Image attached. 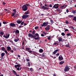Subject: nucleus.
I'll use <instances>...</instances> for the list:
<instances>
[{"label": "nucleus", "mask_w": 76, "mask_h": 76, "mask_svg": "<svg viewBox=\"0 0 76 76\" xmlns=\"http://www.w3.org/2000/svg\"><path fill=\"white\" fill-rule=\"evenodd\" d=\"M33 39H34L36 40L37 39H39V34L38 33H36L35 34L33 35Z\"/></svg>", "instance_id": "nucleus-2"}, {"label": "nucleus", "mask_w": 76, "mask_h": 76, "mask_svg": "<svg viewBox=\"0 0 76 76\" xmlns=\"http://www.w3.org/2000/svg\"><path fill=\"white\" fill-rule=\"evenodd\" d=\"M68 17H69V18H73V17H74V15H69Z\"/></svg>", "instance_id": "nucleus-26"}, {"label": "nucleus", "mask_w": 76, "mask_h": 76, "mask_svg": "<svg viewBox=\"0 0 76 76\" xmlns=\"http://www.w3.org/2000/svg\"><path fill=\"white\" fill-rule=\"evenodd\" d=\"M61 35L62 36H64V35H65V33H61Z\"/></svg>", "instance_id": "nucleus-37"}, {"label": "nucleus", "mask_w": 76, "mask_h": 76, "mask_svg": "<svg viewBox=\"0 0 76 76\" xmlns=\"http://www.w3.org/2000/svg\"><path fill=\"white\" fill-rule=\"evenodd\" d=\"M26 60L27 61H29V60L28 58H27L26 59Z\"/></svg>", "instance_id": "nucleus-59"}, {"label": "nucleus", "mask_w": 76, "mask_h": 76, "mask_svg": "<svg viewBox=\"0 0 76 76\" xmlns=\"http://www.w3.org/2000/svg\"><path fill=\"white\" fill-rule=\"evenodd\" d=\"M58 51V50L57 49V50H56L55 51L56 53V52H57V51Z\"/></svg>", "instance_id": "nucleus-61"}, {"label": "nucleus", "mask_w": 76, "mask_h": 76, "mask_svg": "<svg viewBox=\"0 0 76 76\" xmlns=\"http://www.w3.org/2000/svg\"><path fill=\"white\" fill-rule=\"evenodd\" d=\"M16 68V69L17 70H19V67L18 68V67H15Z\"/></svg>", "instance_id": "nucleus-50"}, {"label": "nucleus", "mask_w": 76, "mask_h": 76, "mask_svg": "<svg viewBox=\"0 0 76 76\" xmlns=\"http://www.w3.org/2000/svg\"><path fill=\"white\" fill-rule=\"evenodd\" d=\"M65 23L66 24H69V22H68V21L67 20L65 21Z\"/></svg>", "instance_id": "nucleus-46"}, {"label": "nucleus", "mask_w": 76, "mask_h": 76, "mask_svg": "<svg viewBox=\"0 0 76 76\" xmlns=\"http://www.w3.org/2000/svg\"><path fill=\"white\" fill-rule=\"evenodd\" d=\"M72 34L70 33H67L66 34V36H71Z\"/></svg>", "instance_id": "nucleus-32"}, {"label": "nucleus", "mask_w": 76, "mask_h": 76, "mask_svg": "<svg viewBox=\"0 0 76 76\" xmlns=\"http://www.w3.org/2000/svg\"><path fill=\"white\" fill-rule=\"evenodd\" d=\"M22 10L23 11H26L28 10V7L24 4L22 7Z\"/></svg>", "instance_id": "nucleus-3"}, {"label": "nucleus", "mask_w": 76, "mask_h": 76, "mask_svg": "<svg viewBox=\"0 0 76 76\" xmlns=\"http://www.w3.org/2000/svg\"><path fill=\"white\" fill-rule=\"evenodd\" d=\"M57 43H54L53 44V45H57Z\"/></svg>", "instance_id": "nucleus-58"}, {"label": "nucleus", "mask_w": 76, "mask_h": 76, "mask_svg": "<svg viewBox=\"0 0 76 76\" xmlns=\"http://www.w3.org/2000/svg\"><path fill=\"white\" fill-rule=\"evenodd\" d=\"M33 35H33V34L31 33H28V36L29 37H32L31 38H33Z\"/></svg>", "instance_id": "nucleus-10"}, {"label": "nucleus", "mask_w": 76, "mask_h": 76, "mask_svg": "<svg viewBox=\"0 0 76 76\" xmlns=\"http://www.w3.org/2000/svg\"><path fill=\"white\" fill-rule=\"evenodd\" d=\"M16 37L17 38V39H15L14 41L15 42H18V41L19 40V38H18V37Z\"/></svg>", "instance_id": "nucleus-13"}, {"label": "nucleus", "mask_w": 76, "mask_h": 76, "mask_svg": "<svg viewBox=\"0 0 76 76\" xmlns=\"http://www.w3.org/2000/svg\"><path fill=\"white\" fill-rule=\"evenodd\" d=\"M73 20H74L76 22V16H74L73 18L72 19Z\"/></svg>", "instance_id": "nucleus-27"}, {"label": "nucleus", "mask_w": 76, "mask_h": 76, "mask_svg": "<svg viewBox=\"0 0 76 76\" xmlns=\"http://www.w3.org/2000/svg\"><path fill=\"white\" fill-rule=\"evenodd\" d=\"M45 29L46 31H49V30L50 29V28L49 27H46L45 28Z\"/></svg>", "instance_id": "nucleus-22"}, {"label": "nucleus", "mask_w": 76, "mask_h": 76, "mask_svg": "<svg viewBox=\"0 0 76 76\" xmlns=\"http://www.w3.org/2000/svg\"><path fill=\"white\" fill-rule=\"evenodd\" d=\"M69 70H70V68L69 67V66H66L65 67L64 71L66 72H69Z\"/></svg>", "instance_id": "nucleus-4"}, {"label": "nucleus", "mask_w": 76, "mask_h": 76, "mask_svg": "<svg viewBox=\"0 0 76 76\" xmlns=\"http://www.w3.org/2000/svg\"><path fill=\"white\" fill-rule=\"evenodd\" d=\"M12 50H13L14 51H16V49L15 48H13Z\"/></svg>", "instance_id": "nucleus-56"}, {"label": "nucleus", "mask_w": 76, "mask_h": 76, "mask_svg": "<svg viewBox=\"0 0 76 76\" xmlns=\"http://www.w3.org/2000/svg\"><path fill=\"white\" fill-rule=\"evenodd\" d=\"M42 8V9H43V10H48V9H49V8H47V7L45 6L44 5H43L41 7Z\"/></svg>", "instance_id": "nucleus-9"}, {"label": "nucleus", "mask_w": 76, "mask_h": 76, "mask_svg": "<svg viewBox=\"0 0 76 76\" xmlns=\"http://www.w3.org/2000/svg\"><path fill=\"white\" fill-rule=\"evenodd\" d=\"M3 24H6V23H7V22L6 21H4L3 22Z\"/></svg>", "instance_id": "nucleus-49"}, {"label": "nucleus", "mask_w": 76, "mask_h": 76, "mask_svg": "<svg viewBox=\"0 0 76 76\" xmlns=\"http://www.w3.org/2000/svg\"><path fill=\"white\" fill-rule=\"evenodd\" d=\"M26 51H28L29 50H30V48H26Z\"/></svg>", "instance_id": "nucleus-31"}, {"label": "nucleus", "mask_w": 76, "mask_h": 76, "mask_svg": "<svg viewBox=\"0 0 76 76\" xmlns=\"http://www.w3.org/2000/svg\"><path fill=\"white\" fill-rule=\"evenodd\" d=\"M35 30H34L32 32V34L33 35H34L35 34Z\"/></svg>", "instance_id": "nucleus-30"}, {"label": "nucleus", "mask_w": 76, "mask_h": 76, "mask_svg": "<svg viewBox=\"0 0 76 76\" xmlns=\"http://www.w3.org/2000/svg\"><path fill=\"white\" fill-rule=\"evenodd\" d=\"M18 16V14H15L14 15V18H15V17H16Z\"/></svg>", "instance_id": "nucleus-34"}, {"label": "nucleus", "mask_w": 76, "mask_h": 76, "mask_svg": "<svg viewBox=\"0 0 76 76\" xmlns=\"http://www.w3.org/2000/svg\"><path fill=\"white\" fill-rule=\"evenodd\" d=\"M64 63V61H62L59 62V64H60V65H62Z\"/></svg>", "instance_id": "nucleus-23"}, {"label": "nucleus", "mask_w": 76, "mask_h": 76, "mask_svg": "<svg viewBox=\"0 0 76 76\" xmlns=\"http://www.w3.org/2000/svg\"><path fill=\"white\" fill-rule=\"evenodd\" d=\"M10 52L11 53H13V50H11L10 51Z\"/></svg>", "instance_id": "nucleus-63"}, {"label": "nucleus", "mask_w": 76, "mask_h": 76, "mask_svg": "<svg viewBox=\"0 0 76 76\" xmlns=\"http://www.w3.org/2000/svg\"><path fill=\"white\" fill-rule=\"evenodd\" d=\"M25 6H26L27 7H28V6H29V7H31V5H30L29 4H24Z\"/></svg>", "instance_id": "nucleus-29"}, {"label": "nucleus", "mask_w": 76, "mask_h": 76, "mask_svg": "<svg viewBox=\"0 0 76 76\" xmlns=\"http://www.w3.org/2000/svg\"><path fill=\"white\" fill-rule=\"evenodd\" d=\"M4 51H5V53H6L7 54H9V53H8L7 52V50H5Z\"/></svg>", "instance_id": "nucleus-45"}, {"label": "nucleus", "mask_w": 76, "mask_h": 76, "mask_svg": "<svg viewBox=\"0 0 76 76\" xmlns=\"http://www.w3.org/2000/svg\"><path fill=\"white\" fill-rule=\"evenodd\" d=\"M30 70L31 72H33V69H32V68H31L30 69Z\"/></svg>", "instance_id": "nucleus-42"}, {"label": "nucleus", "mask_w": 76, "mask_h": 76, "mask_svg": "<svg viewBox=\"0 0 76 76\" xmlns=\"http://www.w3.org/2000/svg\"><path fill=\"white\" fill-rule=\"evenodd\" d=\"M0 37H2L4 35V32L0 31Z\"/></svg>", "instance_id": "nucleus-19"}, {"label": "nucleus", "mask_w": 76, "mask_h": 76, "mask_svg": "<svg viewBox=\"0 0 76 76\" xmlns=\"http://www.w3.org/2000/svg\"><path fill=\"white\" fill-rule=\"evenodd\" d=\"M41 36L42 37H44V34H41Z\"/></svg>", "instance_id": "nucleus-54"}, {"label": "nucleus", "mask_w": 76, "mask_h": 76, "mask_svg": "<svg viewBox=\"0 0 76 76\" xmlns=\"http://www.w3.org/2000/svg\"><path fill=\"white\" fill-rule=\"evenodd\" d=\"M65 47H69V44L68 43V44L66 45Z\"/></svg>", "instance_id": "nucleus-33"}, {"label": "nucleus", "mask_w": 76, "mask_h": 76, "mask_svg": "<svg viewBox=\"0 0 76 76\" xmlns=\"http://www.w3.org/2000/svg\"><path fill=\"white\" fill-rule=\"evenodd\" d=\"M62 39H63L61 37H59V42H61Z\"/></svg>", "instance_id": "nucleus-25"}, {"label": "nucleus", "mask_w": 76, "mask_h": 76, "mask_svg": "<svg viewBox=\"0 0 76 76\" xmlns=\"http://www.w3.org/2000/svg\"><path fill=\"white\" fill-rule=\"evenodd\" d=\"M43 51L44 50L42 49H41L39 50V53H42Z\"/></svg>", "instance_id": "nucleus-21"}, {"label": "nucleus", "mask_w": 76, "mask_h": 76, "mask_svg": "<svg viewBox=\"0 0 76 76\" xmlns=\"http://www.w3.org/2000/svg\"><path fill=\"white\" fill-rule=\"evenodd\" d=\"M29 10L25 12L24 15H23L22 17V19H26V18H28L29 16V15H28L29 14Z\"/></svg>", "instance_id": "nucleus-1"}, {"label": "nucleus", "mask_w": 76, "mask_h": 76, "mask_svg": "<svg viewBox=\"0 0 76 76\" xmlns=\"http://www.w3.org/2000/svg\"><path fill=\"white\" fill-rule=\"evenodd\" d=\"M70 28L72 29H74V27L72 26H70Z\"/></svg>", "instance_id": "nucleus-51"}, {"label": "nucleus", "mask_w": 76, "mask_h": 76, "mask_svg": "<svg viewBox=\"0 0 76 76\" xmlns=\"http://www.w3.org/2000/svg\"><path fill=\"white\" fill-rule=\"evenodd\" d=\"M63 59V58L62 55H61L60 56H59L58 57V60H59L61 61V60H62Z\"/></svg>", "instance_id": "nucleus-11"}, {"label": "nucleus", "mask_w": 76, "mask_h": 76, "mask_svg": "<svg viewBox=\"0 0 76 76\" xmlns=\"http://www.w3.org/2000/svg\"><path fill=\"white\" fill-rule=\"evenodd\" d=\"M10 26L11 27H14L16 26V24L14 23H11L10 24Z\"/></svg>", "instance_id": "nucleus-7"}, {"label": "nucleus", "mask_w": 76, "mask_h": 76, "mask_svg": "<svg viewBox=\"0 0 76 76\" xmlns=\"http://www.w3.org/2000/svg\"><path fill=\"white\" fill-rule=\"evenodd\" d=\"M28 66L29 67H30L31 66V64H30V62H28Z\"/></svg>", "instance_id": "nucleus-38"}, {"label": "nucleus", "mask_w": 76, "mask_h": 76, "mask_svg": "<svg viewBox=\"0 0 76 76\" xmlns=\"http://www.w3.org/2000/svg\"><path fill=\"white\" fill-rule=\"evenodd\" d=\"M22 28V26H19L18 28Z\"/></svg>", "instance_id": "nucleus-62"}, {"label": "nucleus", "mask_w": 76, "mask_h": 76, "mask_svg": "<svg viewBox=\"0 0 76 76\" xmlns=\"http://www.w3.org/2000/svg\"><path fill=\"white\" fill-rule=\"evenodd\" d=\"M67 31H69V30H68V29H66L65 30V32H67Z\"/></svg>", "instance_id": "nucleus-55"}, {"label": "nucleus", "mask_w": 76, "mask_h": 76, "mask_svg": "<svg viewBox=\"0 0 76 76\" xmlns=\"http://www.w3.org/2000/svg\"><path fill=\"white\" fill-rule=\"evenodd\" d=\"M45 53H43L42 54V56L43 57H45Z\"/></svg>", "instance_id": "nucleus-43"}, {"label": "nucleus", "mask_w": 76, "mask_h": 76, "mask_svg": "<svg viewBox=\"0 0 76 76\" xmlns=\"http://www.w3.org/2000/svg\"><path fill=\"white\" fill-rule=\"evenodd\" d=\"M11 50H12V49H11V48H10V46H8L7 47V51H8L9 53H10V51H11Z\"/></svg>", "instance_id": "nucleus-8"}, {"label": "nucleus", "mask_w": 76, "mask_h": 76, "mask_svg": "<svg viewBox=\"0 0 76 76\" xmlns=\"http://www.w3.org/2000/svg\"><path fill=\"white\" fill-rule=\"evenodd\" d=\"M58 6L59 4H55L52 7V9L55 8V9H58Z\"/></svg>", "instance_id": "nucleus-6"}, {"label": "nucleus", "mask_w": 76, "mask_h": 76, "mask_svg": "<svg viewBox=\"0 0 76 76\" xmlns=\"http://www.w3.org/2000/svg\"><path fill=\"white\" fill-rule=\"evenodd\" d=\"M21 66L20 64H18L17 65H15V67H20Z\"/></svg>", "instance_id": "nucleus-20"}, {"label": "nucleus", "mask_w": 76, "mask_h": 76, "mask_svg": "<svg viewBox=\"0 0 76 76\" xmlns=\"http://www.w3.org/2000/svg\"><path fill=\"white\" fill-rule=\"evenodd\" d=\"M28 53H31L32 52V50H30L28 51Z\"/></svg>", "instance_id": "nucleus-44"}, {"label": "nucleus", "mask_w": 76, "mask_h": 76, "mask_svg": "<svg viewBox=\"0 0 76 76\" xmlns=\"http://www.w3.org/2000/svg\"><path fill=\"white\" fill-rule=\"evenodd\" d=\"M33 54L36 56H37V55H38V53L34 51H33Z\"/></svg>", "instance_id": "nucleus-14"}, {"label": "nucleus", "mask_w": 76, "mask_h": 76, "mask_svg": "<svg viewBox=\"0 0 76 76\" xmlns=\"http://www.w3.org/2000/svg\"><path fill=\"white\" fill-rule=\"evenodd\" d=\"M76 10H74L72 11V12L73 13V14H76Z\"/></svg>", "instance_id": "nucleus-28"}, {"label": "nucleus", "mask_w": 76, "mask_h": 76, "mask_svg": "<svg viewBox=\"0 0 76 76\" xmlns=\"http://www.w3.org/2000/svg\"><path fill=\"white\" fill-rule=\"evenodd\" d=\"M50 21L51 23L52 24H53V20H50Z\"/></svg>", "instance_id": "nucleus-47"}, {"label": "nucleus", "mask_w": 76, "mask_h": 76, "mask_svg": "<svg viewBox=\"0 0 76 76\" xmlns=\"http://www.w3.org/2000/svg\"><path fill=\"white\" fill-rule=\"evenodd\" d=\"M56 56H59V53H57V54H56Z\"/></svg>", "instance_id": "nucleus-64"}, {"label": "nucleus", "mask_w": 76, "mask_h": 76, "mask_svg": "<svg viewBox=\"0 0 76 76\" xmlns=\"http://www.w3.org/2000/svg\"><path fill=\"white\" fill-rule=\"evenodd\" d=\"M1 50H2V51H4L6 50V49L4 48V47H2L1 48Z\"/></svg>", "instance_id": "nucleus-24"}, {"label": "nucleus", "mask_w": 76, "mask_h": 76, "mask_svg": "<svg viewBox=\"0 0 76 76\" xmlns=\"http://www.w3.org/2000/svg\"><path fill=\"white\" fill-rule=\"evenodd\" d=\"M1 55V58H3L4 56L5 55V53H2Z\"/></svg>", "instance_id": "nucleus-17"}, {"label": "nucleus", "mask_w": 76, "mask_h": 76, "mask_svg": "<svg viewBox=\"0 0 76 76\" xmlns=\"http://www.w3.org/2000/svg\"><path fill=\"white\" fill-rule=\"evenodd\" d=\"M16 13H12V16H15V14Z\"/></svg>", "instance_id": "nucleus-41"}, {"label": "nucleus", "mask_w": 76, "mask_h": 76, "mask_svg": "<svg viewBox=\"0 0 76 76\" xmlns=\"http://www.w3.org/2000/svg\"><path fill=\"white\" fill-rule=\"evenodd\" d=\"M48 22H44L43 23V24L41 25V26L42 27H43V26H47V25H48Z\"/></svg>", "instance_id": "nucleus-5"}, {"label": "nucleus", "mask_w": 76, "mask_h": 76, "mask_svg": "<svg viewBox=\"0 0 76 76\" xmlns=\"http://www.w3.org/2000/svg\"><path fill=\"white\" fill-rule=\"evenodd\" d=\"M9 36H10V34H8L7 36H5V35H4L3 37H5V38L7 39L9 37Z\"/></svg>", "instance_id": "nucleus-16"}, {"label": "nucleus", "mask_w": 76, "mask_h": 76, "mask_svg": "<svg viewBox=\"0 0 76 76\" xmlns=\"http://www.w3.org/2000/svg\"><path fill=\"white\" fill-rule=\"evenodd\" d=\"M15 32L16 34H19V31L18 29H16Z\"/></svg>", "instance_id": "nucleus-18"}, {"label": "nucleus", "mask_w": 76, "mask_h": 76, "mask_svg": "<svg viewBox=\"0 0 76 76\" xmlns=\"http://www.w3.org/2000/svg\"><path fill=\"white\" fill-rule=\"evenodd\" d=\"M63 7H65L64 5L60 7V9H63Z\"/></svg>", "instance_id": "nucleus-35"}, {"label": "nucleus", "mask_w": 76, "mask_h": 76, "mask_svg": "<svg viewBox=\"0 0 76 76\" xmlns=\"http://www.w3.org/2000/svg\"><path fill=\"white\" fill-rule=\"evenodd\" d=\"M59 9H60L58 8V9H57L56 10V11H58V12H59Z\"/></svg>", "instance_id": "nucleus-57"}, {"label": "nucleus", "mask_w": 76, "mask_h": 76, "mask_svg": "<svg viewBox=\"0 0 76 76\" xmlns=\"http://www.w3.org/2000/svg\"><path fill=\"white\" fill-rule=\"evenodd\" d=\"M48 7H53V5H52V4H50L49 6H48Z\"/></svg>", "instance_id": "nucleus-36"}, {"label": "nucleus", "mask_w": 76, "mask_h": 76, "mask_svg": "<svg viewBox=\"0 0 76 76\" xmlns=\"http://www.w3.org/2000/svg\"><path fill=\"white\" fill-rule=\"evenodd\" d=\"M24 21H23L22 22H21V24H20V25H23V23H24Z\"/></svg>", "instance_id": "nucleus-40"}, {"label": "nucleus", "mask_w": 76, "mask_h": 76, "mask_svg": "<svg viewBox=\"0 0 76 76\" xmlns=\"http://www.w3.org/2000/svg\"><path fill=\"white\" fill-rule=\"evenodd\" d=\"M2 4L4 5H4L6 4V3L4 2H3Z\"/></svg>", "instance_id": "nucleus-53"}, {"label": "nucleus", "mask_w": 76, "mask_h": 76, "mask_svg": "<svg viewBox=\"0 0 76 76\" xmlns=\"http://www.w3.org/2000/svg\"><path fill=\"white\" fill-rule=\"evenodd\" d=\"M22 22V20H17V23H18V24H20V23H21V22Z\"/></svg>", "instance_id": "nucleus-15"}, {"label": "nucleus", "mask_w": 76, "mask_h": 76, "mask_svg": "<svg viewBox=\"0 0 76 76\" xmlns=\"http://www.w3.org/2000/svg\"><path fill=\"white\" fill-rule=\"evenodd\" d=\"M13 12H14V13H16V10H15V9L13 10Z\"/></svg>", "instance_id": "nucleus-39"}, {"label": "nucleus", "mask_w": 76, "mask_h": 76, "mask_svg": "<svg viewBox=\"0 0 76 76\" xmlns=\"http://www.w3.org/2000/svg\"><path fill=\"white\" fill-rule=\"evenodd\" d=\"M12 72H13L14 74H15V75H16V76H20L19 75H18V74H17V73H16V72L15 70H12Z\"/></svg>", "instance_id": "nucleus-12"}, {"label": "nucleus", "mask_w": 76, "mask_h": 76, "mask_svg": "<svg viewBox=\"0 0 76 76\" xmlns=\"http://www.w3.org/2000/svg\"><path fill=\"white\" fill-rule=\"evenodd\" d=\"M53 55H55L56 53V52L55 51H54L53 53Z\"/></svg>", "instance_id": "nucleus-48"}, {"label": "nucleus", "mask_w": 76, "mask_h": 76, "mask_svg": "<svg viewBox=\"0 0 76 76\" xmlns=\"http://www.w3.org/2000/svg\"><path fill=\"white\" fill-rule=\"evenodd\" d=\"M35 29H38V26H37L35 28Z\"/></svg>", "instance_id": "nucleus-52"}, {"label": "nucleus", "mask_w": 76, "mask_h": 76, "mask_svg": "<svg viewBox=\"0 0 76 76\" xmlns=\"http://www.w3.org/2000/svg\"><path fill=\"white\" fill-rule=\"evenodd\" d=\"M65 41V39H63V40L62 39V40L61 41L62 42H63V41Z\"/></svg>", "instance_id": "nucleus-60"}]
</instances>
